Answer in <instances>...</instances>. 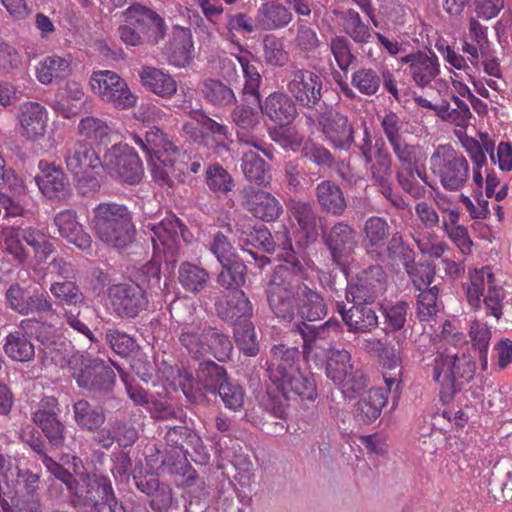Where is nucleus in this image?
I'll return each mask as SVG.
<instances>
[{"label": "nucleus", "instance_id": "1", "mask_svg": "<svg viewBox=\"0 0 512 512\" xmlns=\"http://www.w3.org/2000/svg\"><path fill=\"white\" fill-rule=\"evenodd\" d=\"M246 223H237V230L246 236L244 241L250 244L258 243L267 253L281 249L279 257L284 264L275 267L267 287L268 303L277 318L291 322L298 312L303 318L318 320L327 313L324 299L319 293L306 284V270L296 259L291 239L288 233L277 232L275 239L264 226H251L250 220Z\"/></svg>", "mask_w": 512, "mask_h": 512}, {"label": "nucleus", "instance_id": "2", "mask_svg": "<svg viewBox=\"0 0 512 512\" xmlns=\"http://www.w3.org/2000/svg\"><path fill=\"white\" fill-rule=\"evenodd\" d=\"M456 330L452 322L446 320L439 334L442 345L432 354L422 358L425 373L440 385L442 399H451L474 378L476 371V363L470 355L463 353L459 356L448 348L443 349L446 340Z\"/></svg>", "mask_w": 512, "mask_h": 512}, {"label": "nucleus", "instance_id": "3", "mask_svg": "<svg viewBox=\"0 0 512 512\" xmlns=\"http://www.w3.org/2000/svg\"><path fill=\"white\" fill-rule=\"evenodd\" d=\"M300 352L297 347L273 345L267 361L269 380L286 399L314 401L317 388L314 380L300 371Z\"/></svg>", "mask_w": 512, "mask_h": 512}, {"label": "nucleus", "instance_id": "4", "mask_svg": "<svg viewBox=\"0 0 512 512\" xmlns=\"http://www.w3.org/2000/svg\"><path fill=\"white\" fill-rule=\"evenodd\" d=\"M92 228L102 242L117 249L132 244L136 232L131 212L116 202L100 203L93 209Z\"/></svg>", "mask_w": 512, "mask_h": 512}, {"label": "nucleus", "instance_id": "5", "mask_svg": "<svg viewBox=\"0 0 512 512\" xmlns=\"http://www.w3.org/2000/svg\"><path fill=\"white\" fill-rule=\"evenodd\" d=\"M179 343L194 359L211 355L219 362H227L233 353L229 337L216 327L192 322L184 324L178 336Z\"/></svg>", "mask_w": 512, "mask_h": 512}, {"label": "nucleus", "instance_id": "6", "mask_svg": "<svg viewBox=\"0 0 512 512\" xmlns=\"http://www.w3.org/2000/svg\"><path fill=\"white\" fill-rule=\"evenodd\" d=\"M429 165L446 191H461L470 179L468 160L450 144L437 146L430 156Z\"/></svg>", "mask_w": 512, "mask_h": 512}, {"label": "nucleus", "instance_id": "7", "mask_svg": "<svg viewBox=\"0 0 512 512\" xmlns=\"http://www.w3.org/2000/svg\"><path fill=\"white\" fill-rule=\"evenodd\" d=\"M71 492L74 493L75 503L92 512H126L107 476L97 473L87 475L81 484L76 481Z\"/></svg>", "mask_w": 512, "mask_h": 512}, {"label": "nucleus", "instance_id": "8", "mask_svg": "<svg viewBox=\"0 0 512 512\" xmlns=\"http://www.w3.org/2000/svg\"><path fill=\"white\" fill-rule=\"evenodd\" d=\"M51 294L63 305V316L67 325L78 333L86 336L91 342H97L86 321L87 314L92 310L84 303V295L72 281L53 282L50 285Z\"/></svg>", "mask_w": 512, "mask_h": 512}, {"label": "nucleus", "instance_id": "9", "mask_svg": "<svg viewBox=\"0 0 512 512\" xmlns=\"http://www.w3.org/2000/svg\"><path fill=\"white\" fill-rule=\"evenodd\" d=\"M326 376L347 398H354L367 386L364 372L354 365L351 354L345 349L333 350L327 356Z\"/></svg>", "mask_w": 512, "mask_h": 512}, {"label": "nucleus", "instance_id": "10", "mask_svg": "<svg viewBox=\"0 0 512 512\" xmlns=\"http://www.w3.org/2000/svg\"><path fill=\"white\" fill-rule=\"evenodd\" d=\"M89 85L95 95L116 109L127 110L137 104V96L130 90L126 81L114 71H94L90 76Z\"/></svg>", "mask_w": 512, "mask_h": 512}, {"label": "nucleus", "instance_id": "11", "mask_svg": "<svg viewBox=\"0 0 512 512\" xmlns=\"http://www.w3.org/2000/svg\"><path fill=\"white\" fill-rule=\"evenodd\" d=\"M236 125V137L241 148H254L271 158L270 146L265 142L260 123V112L257 108L241 105L231 113Z\"/></svg>", "mask_w": 512, "mask_h": 512}, {"label": "nucleus", "instance_id": "12", "mask_svg": "<svg viewBox=\"0 0 512 512\" xmlns=\"http://www.w3.org/2000/svg\"><path fill=\"white\" fill-rule=\"evenodd\" d=\"M108 296L114 314L120 319H134L148 307L146 292L139 284L113 285Z\"/></svg>", "mask_w": 512, "mask_h": 512}, {"label": "nucleus", "instance_id": "13", "mask_svg": "<svg viewBox=\"0 0 512 512\" xmlns=\"http://www.w3.org/2000/svg\"><path fill=\"white\" fill-rule=\"evenodd\" d=\"M322 88L321 77L309 69L294 66L289 72L287 90L302 107L315 108L322 99Z\"/></svg>", "mask_w": 512, "mask_h": 512}, {"label": "nucleus", "instance_id": "14", "mask_svg": "<svg viewBox=\"0 0 512 512\" xmlns=\"http://www.w3.org/2000/svg\"><path fill=\"white\" fill-rule=\"evenodd\" d=\"M103 168L130 185L139 183L143 176L142 162L128 145H113L108 149L104 154Z\"/></svg>", "mask_w": 512, "mask_h": 512}, {"label": "nucleus", "instance_id": "15", "mask_svg": "<svg viewBox=\"0 0 512 512\" xmlns=\"http://www.w3.org/2000/svg\"><path fill=\"white\" fill-rule=\"evenodd\" d=\"M386 291V273L382 266L372 265L361 271L347 287L346 299L353 303L372 304Z\"/></svg>", "mask_w": 512, "mask_h": 512}, {"label": "nucleus", "instance_id": "16", "mask_svg": "<svg viewBox=\"0 0 512 512\" xmlns=\"http://www.w3.org/2000/svg\"><path fill=\"white\" fill-rule=\"evenodd\" d=\"M191 116L200 127V135L195 134L192 123H186L183 126L187 134L208 148L228 150L232 142V134L227 125L217 122L202 110L192 111Z\"/></svg>", "mask_w": 512, "mask_h": 512}, {"label": "nucleus", "instance_id": "17", "mask_svg": "<svg viewBox=\"0 0 512 512\" xmlns=\"http://www.w3.org/2000/svg\"><path fill=\"white\" fill-rule=\"evenodd\" d=\"M317 122L324 140L334 149L348 151L354 143V126L347 115L328 110L320 113Z\"/></svg>", "mask_w": 512, "mask_h": 512}, {"label": "nucleus", "instance_id": "18", "mask_svg": "<svg viewBox=\"0 0 512 512\" xmlns=\"http://www.w3.org/2000/svg\"><path fill=\"white\" fill-rule=\"evenodd\" d=\"M227 381L226 369L212 360L199 363L196 379H194L192 373L187 371L179 375V385L187 397L192 394L194 385L198 389L216 394Z\"/></svg>", "mask_w": 512, "mask_h": 512}, {"label": "nucleus", "instance_id": "19", "mask_svg": "<svg viewBox=\"0 0 512 512\" xmlns=\"http://www.w3.org/2000/svg\"><path fill=\"white\" fill-rule=\"evenodd\" d=\"M323 240L333 263L345 271L358 245L356 230L346 222H337L323 236Z\"/></svg>", "mask_w": 512, "mask_h": 512}, {"label": "nucleus", "instance_id": "20", "mask_svg": "<svg viewBox=\"0 0 512 512\" xmlns=\"http://www.w3.org/2000/svg\"><path fill=\"white\" fill-rule=\"evenodd\" d=\"M127 22L138 28L144 44L157 45L167 33L165 20L152 9L141 4L134 3L125 11Z\"/></svg>", "mask_w": 512, "mask_h": 512}, {"label": "nucleus", "instance_id": "21", "mask_svg": "<svg viewBox=\"0 0 512 512\" xmlns=\"http://www.w3.org/2000/svg\"><path fill=\"white\" fill-rule=\"evenodd\" d=\"M41 328L47 329L49 332L53 331L52 325H46L33 318L23 319L18 328L7 335L3 346L5 354L20 362L32 360L35 356V348L27 334Z\"/></svg>", "mask_w": 512, "mask_h": 512}, {"label": "nucleus", "instance_id": "22", "mask_svg": "<svg viewBox=\"0 0 512 512\" xmlns=\"http://www.w3.org/2000/svg\"><path fill=\"white\" fill-rule=\"evenodd\" d=\"M60 413L58 400L54 396L43 397L33 413L34 423L54 447H61L65 440V426L58 418Z\"/></svg>", "mask_w": 512, "mask_h": 512}, {"label": "nucleus", "instance_id": "23", "mask_svg": "<svg viewBox=\"0 0 512 512\" xmlns=\"http://www.w3.org/2000/svg\"><path fill=\"white\" fill-rule=\"evenodd\" d=\"M242 205L254 217L265 222L277 220L283 212V207L275 196L252 186L242 190Z\"/></svg>", "mask_w": 512, "mask_h": 512}, {"label": "nucleus", "instance_id": "24", "mask_svg": "<svg viewBox=\"0 0 512 512\" xmlns=\"http://www.w3.org/2000/svg\"><path fill=\"white\" fill-rule=\"evenodd\" d=\"M407 65V71L419 87L428 86L439 74L440 63L434 52L416 51L400 58Z\"/></svg>", "mask_w": 512, "mask_h": 512}, {"label": "nucleus", "instance_id": "25", "mask_svg": "<svg viewBox=\"0 0 512 512\" xmlns=\"http://www.w3.org/2000/svg\"><path fill=\"white\" fill-rule=\"evenodd\" d=\"M128 139L142 150L147 160H150L151 157L160 159L171 156L178 150L172 139L156 126L147 130L143 135L131 132Z\"/></svg>", "mask_w": 512, "mask_h": 512}, {"label": "nucleus", "instance_id": "26", "mask_svg": "<svg viewBox=\"0 0 512 512\" xmlns=\"http://www.w3.org/2000/svg\"><path fill=\"white\" fill-rule=\"evenodd\" d=\"M65 163L70 172L79 174L87 172L88 169L103 168L104 158L100 159L91 144L76 140L66 144Z\"/></svg>", "mask_w": 512, "mask_h": 512}, {"label": "nucleus", "instance_id": "27", "mask_svg": "<svg viewBox=\"0 0 512 512\" xmlns=\"http://www.w3.org/2000/svg\"><path fill=\"white\" fill-rule=\"evenodd\" d=\"M115 380L113 369L100 359L88 361L76 376L77 384L90 391H109Z\"/></svg>", "mask_w": 512, "mask_h": 512}, {"label": "nucleus", "instance_id": "28", "mask_svg": "<svg viewBox=\"0 0 512 512\" xmlns=\"http://www.w3.org/2000/svg\"><path fill=\"white\" fill-rule=\"evenodd\" d=\"M18 121L21 135L30 140H37L46 132L48 111L38 102L26 101L19 107Z\"/></svg>", "mask_w": 512, "mask_h": 512}, {"label": "nucleus", "instance_id": "29", "mask_svg": "<svg viewBox=\"0 0 512 512\" xmlns=\"http://www.w3.org/2000/svg\"><path fill=\"white\" fill-rule=\"evenodd\" d=\"M257 104L262 114L280 127L290 125L298 115L294 100L284 92H272L264 103Z\"/></svg>", "mask_w": 512, "mask_h": 512}, {"label": "nucleus", "instance_id": "30", "mask_svg": "<svg viewBox=\"0 0 512 512\" xmlns=\"http://www.w3.org/2000/svg\"><path fill=\"white\" fill-rule=\"evenodd\" d=\"M366 303H353L348 310L343 302H337V312L341 315L347 330L351 333H367L378 325L375 310Z\"/></svg>", "mask_w": 512, "mask_h": 512}, {"label": "nucleus", "instance_id": "31", "mask_svg": "<svg viewBox=\"0 0 512 512\" xmlns=\"http://www.w3.org/2000/svg\"><path fill=\"white\" fill-rule=\"evenodd\" d=\"M390 226L383 217L371 216L363 225V245L366 253L376 260L384 258V248L389 240Z\"/></svg>", "mask_w": 512, "mask_h": 512}, {"label": "nucleus", "instance_id": "32", "mask_svg": "<svg viewBox=\"0 0 512 512\" xmlns=\"http://www.w3.org/2000/svg\"><path fill=\"white\" fill-rule=\"evenodd\" d=\"M38 167L40 172L35 176V181L43 195L49 199L64 197L69 182L62 168L45 160L39 161Z\"/></svg>", "mask_w": 512, "mask_h": 512}, {"label": "nucleus", "instance_id": "33", "mask_svg": "<svg viewBox=\"0 0 512 512\" xmlns=\"http://www.w3.org/2000/svg\"><path fill=\"white\" fill-rule=\"evenodd\" d=\"M217 315L232 324L250 319L253 306L242 290L229 291L222 299L215 303Z\"/></svg>", "mask_w": 512, "mask_h": 512}, {"label": "nucleus", "instance_id": "34", "mask_svg": "<svg viewBox=\"0 0 512 512\" xmlns=\"http://www.w3.org/2000/svg\"><path fill=\"white\" fill-rule=\"evenodd\" d=\"M54 224L60 236L79 249L87 250L91 247V236L84 231L82 224L79 223L75 210L66 209L58 212L54 217Z\"/></svg>", "mask_w": 512, "mask_h": 512}, {"label": "nucleus", "instance_id": "35", "mask_svg": "<svg viewBox=\"0 0 512 512\" xmlns=\"http://www.w3.org/2000/svg\"><path fill=\"white\" fill-rule=\"evenodd\" d=\"M367 347H370L381 355L384 368H386L383 374L385 385L390 392L398 395L402 378V366L399 354L395 350L388 351L385 344L377 338L368 339Z\"/></svg>", "mask_w": 512, "mask_h": 512}, {"label": "nucleus", "instance_id": "36", "mask_svg": "<svg viewBox=\"0 0 512 512\" xmlns=\"http://www.w3.org/2000/svg\"><path fill=\"white\" fill-rule=\"evenodd\" d=\"M138 76L141 85L147 90L161 98L170 99L177 92V82L163 70L153 66H143Z\"/></svg>", "mask_w": 512, "mask_h": 512}, {"label": "nucleus", "instance_id": "37", "mask_svg": "<svg viewBox=\"0 0 512 512\" xmlns=\"http://www.w3.org/2000/svg\"><path fill=\"white\" fill-rule=\"evenodd\" d=\"M469 280L462 284L468 304L475 310L482 307L481 297L491 285L495 284V276L489 266L473 268L468 271Z\"/></svg>", "mask_w": 512, "mask_h": 512}, {"label": "nucleus", "instance_id": "38", "mask_svg": "<svg viewBox=\"0 0 512 512\" xmlns=\"http://www.w3.org/2000/svg\"><path fill=\"white\" fill-rule=\"evenodd\" d=\"M194 58V45L191 31L188 28L175 27L168 48L169 64L178 67H188Z\"/></svg>", "mask_w": 512, "mask_h": 512}, {"label": "nucleus", "instance_id": "39", "mask_svg": "<svg viewBox=\"0 0 512 512\" xmlns=\"http://www.w3.org/2000/svg\"><path fill=\"white\" fill-rule=\"evenodd\" d=\"M293 20L291 11L282 4L266 2L257 9L256 28L263 31H276L286 28Z\"/></svg>", "mask_w": 512, "mask_h": 512}, {"label": "nucleus", "instance_id": "40", "mask_svg": "<svg viewBox=\"0 0 512 512\" xmlns=\"http://www.w3.org/2000/svg\"><path fill=\"white\" fill-rule=\"evenodd\" d=\"M193 437L191 429L184 425L170 427L165 435L166 443L173 448L176 456L166 454L162 460V466L172 474H178L183 468L184 461L181 455L184 454L183 444Z\"/></svg>", "mask_w": 512, "mask_h": 512}, {"label": "nucleus", "instance_id": "41", "mask_svg": "<svg viewBox=\"0 0 512 512\" xmlns=\"http://www.w3.org/2000/svg\"><path fill=\"white\" fill-rule=\"evenodd\" d=\"M387 387L371 388L363 395L356 405L355 418L361 424L374 422L387 404Z\"/></svg>", "mask_w": 512, "mask_h": 512}, {"label": "nucleus", "instance_id": "42", "mask_svg": "<svg viewBox=\"0 0 512 512\" xmlns=\"http://www.w3.org/2000/svg\"><path fill=\"white\" fill-rule=\"evenodd\" d=\"M72 70V56L50 55L40 60L36 66V78L44 85H49L53 81L62 80L67 77Z\"/></svg>", "mask_w": 512, "mask_h": 512}, {"label": "nucleus", "instance_id": "43", "mask_svg": "<svg viewBox=\"0 0 512 512\" xmlns=\"http://www.w3.org/2000/svg\"><path fill=\"white\" fill-rule=\"evenodd\" d=\"M241 170L245 178L259 186H267L271 173L267 163L251 148H242Z\"/></svg>", "mask_w": 512, "mask_h": 512}, {"label": "nucleus", "instance_id": "44", "mask_svg": "<svg viewBox=\"0 0 512 512\" xmlns=\"http://www.w3.org/2000/svg\"><path fill=\"white\" fill-rule=\"evenodd\" d=\"M316 196L321 208L335 216L342 215L347 207L341 188L330 180L320 182L316 187Z\"/></svg>", "mask_w": 512, "mask_h": 512}, {"label": "nucleus", "instance_id": "45", "mask_svg": "<svg viewBox=\"0 0 512 512\" xmlns=\"http://www.w3.org/2000/svg\"><path fill=\"white\" fill-rule=\"evenodd\" d=\"M345 34L361 47L372 42L375 32L362 20L354 9H347L339 14Z\"/></svg>", "mask_w": 512, "mask_h": 512}, {"label": "nucleus", "instance_id": "46", "mask_svg": "<svg viewBox=\"0 0 512 512\" xmlns=\"http://www.w3.org/2000/svg\"><path fill=\"white\" fill-rule=\"evenodd\" d=\"M299 315L302 319L301 322L294 324L291 332L298 335H305L306 337H316V339L328 343L332 346L334 338L338 336L342 330L341 324L337 320H328L321 325H312L306 323L304 320L309 321L307 318H303L300 313H296L293 319ZM312 320H310L311 322Z\"/></svg>", "mask_w": 512, "mask_h": 512}, {"label": "nucleus", "instance_id": "47", "mask_svg": "<svg viewBox=\"0 0 512 512\" xmlns=\"http://www.w3.org/2000/svg\"><path fill=\"white\" fill-rule=\"evenodd\" d=\"M209 280L208 271L196 264L183 262L179 266L178 281L186 292L199 294L208 286Z\"/></svg>", "mask_w": 512, "mask_h": 512}, {"label": "nucleus", "instance_id": "48", "mask_svg": "<svg viewBox=\"0 0 512 512\" xmlns=\"http://www.w3.org/2000/svg\"><path fill=\"white\" fill-rule=\"evenodd\" d=\"M290 212L307 241H315L318 236L319 217L312 205L303 201H294Z\"/></svg>", "mask_w": 512, "mask_h": 512}, {"label": "nucleus", "instance_id": "49", "mask_svg": "<svg viewBox=\"0 0 512 512\" xmlns=\"http://www.w3.org/2000/svg\"><path fill=\"white\" fill-rule=\"evenodd\" d=\"M74 420L83 430L94 432L105 422L106 416L101 407L91 405L87 400L81 399L74 403Z\"/></svg>", "mask_w": 512, "mask_h": 512}, {"label": "nucleus", "instance_id": "50", "mask_svg": "<svg viewBox=\"0 0 512 512\" xmlns=\"http://www.w3.org/2000/svg\"><path fill=\"white\" fill-rule=\"evenodd\" d=\"M290 145L293 150L302 146V158L309 160L317 166L331 167L334 162V157L327 148L312 140L303 143V137L298 134L293 136Z\"/></svg>", "mask_w": 512, "mask_h": 512}, {"label": "nucleus", "instance_id": "51", "mask_svg": "<svg viewBox=\"0 0 512 512\" xmlns=\"http://www.w3.org/2000/svg\"><path fill=\"white\" fill-rule=\"evenodd\" d=\"M203 98L214 107H227L236 102L233 90L218 79L209 78L201 85Z\"/></svg>", "mask_w": 512, "mask_h": 512}, {"label": "nucleus", "instance_id": "52", "mask_svg": "<svg viewBox=\"0 0 512 512\" xmlns=\"http://www.w3.org/2000/svg\"><path fill=\"white\" fill-rule=\"evenodd\" d=\"M184 229L185 226L180 219L174 215L166 217L158 225L153 226L154 237L152 240L155 244L156 240H158L164 247L172 249L180 238L183 237Z\"/></svg>", "mask_w": 512, "mask_h": 512}, {"label": "nucleus", "instance_id": "53", "mask_svg": "<svg viewBox=\"0 0 512 512\" xmlns=\"http://www.w3.org/2000/svg\"><path fill=\"white\" fill-rule=\"evenodd\" d=\"M321 45L317 32L307 23L298 21L293 39L294 49L305 59L312 57Z\"/></svg>", "mask_w": 512, "mask_h": 512}, {"label": "nucleus", "instance_id": "54", "mask_svg": "<svg viewBox=\"0 0 512 512\" xmlns=\"http://www.w3.org/2000/svg\"><path fill=\"white\" fill-rule=\"evenodd\" d=\"M385 254L391 264H400L404 268L415 260L414 250L404 242L400 232L392 234L385 245Z\"/></svg>", "mask_w": 512, "mask_h": 512}, {"label": "nucleus", "instance_id": "55", "mask_svg": "<svg viewBox=\"0 0 512 512\" xmlns=\"http://www.w3.org/2000/svg\"><path fill=\"white\" fill-rule=\"evenodd\" d=\"M77 130L80 136L96 144L107 143L111 133V128L105 120L93 116L82 118Z\"/></svg>", "mask_w": 512, "mask_h": 512}, {"label": "nucleus", "instance_id": "56", "mask_svg": "<svg viewBox=\"0 0 512 512\" xmlns=\"http://www.w3.org/2000/svg\"><path fill=\"white\" fill-rule=\"evenodd\" d=\"M374 162L369 167L370 178L375 184L391 180L393 159L384 143L375 144Z\"/></svg>", "mask_w": 512, "mask_h": 512}, {"label": "nucleus", "instance_id": "57", "mask_svg": "<svg viewBox=\"0 0 512 512\" xmlns=\"http://www.w3.org/2000/svg\"><path fill=\"white\" fill-rule=\"evenodd\" d=\"M263 59L273 67H284L289 62V53L281 38L274 34L265 35L262 40Z\"/></svg>", "mask_w": 512, "mask_h": 512}, {"label": "nucleus", "instance_id": "58", "mask_svg": "<svg viewBox=\"0 0 512 512\" xmlns=\"http://www.w3.org/2000/svg\"><path fill=\"white\" fill-rule=\"evenodd\" d=\"M206 184L218 197L226 195L235 186L232 176L218 163H214L207 168Z\"/></svg>", "mask_w": 512, "mask_h": 512}, {"label": "nucleus", "instance_id": "59", "mask_svg": "<svg viewBox=\"0 0 512 512\" xmlns=\"http://www.w3.org/2000/svg\"><path fill=\"white\" fill-rule=\"evenodd\" d=\"M438 296L439 288L437 285L428 289L419 290L416 314L421 322L431 321L440 311Z\"/></svg>", "mask_w": 512, "mask_h": 512}, {"label": "nucleus", "instance_id": "60", "mask_svg": "<svg viewBox=\"0 0 512 512\" xmlns=\"http://www.w3.org/2000/svg\"><path fill=\"white\" fill-rule=\"evenodd\" d=\"M85 93L80 83L69 81L66 84V96L59 103L58 111L66 118L79 113L84 104Z\"/></svg>", "mask_w": 512, "mask_h": 512}, {"label": "nucleus", "instance_id": "61", "mask_svg": "<svg viewBox=\"0 0 512 512\" xmlns=\"http://www.w3.org/2000/svg\"><path fill=\"white\" fill-rule=\"evenodd\" d=\"M223 269L218 275V283L230 291L240 290L239 287L245 283L246 266L237 260L229 264H221Z\"/></svg>", "mask_w": 512, "mask_h": 512}, {"label": "nucleus", "instance_id": "62", "mask_svg": "<svg viewBox=\"0 0 512 512\" xmlns=\"http://www.w3.org/2000/svg\"><path fill=\"white\" fill-rule=\"evenodd\" d=\"M22 239L33 248L35 257L39 261H45L53 252L54 246L46 235L33 228H21Z\"/></svg>", "mask_w": 512, "mask_h": 512}, {"label": "nucleus", "instance_id": "63", "mask_svg": "<svg viewBox=\"0 0 512 512\" xmlns=\"http://www.w3.org/2000/svg\"><path fill=\"white\" fill-rule=\"evenodd\" d=\"M351 83L361 94L372 96L379 90L381 78L376 70L363 67L352 74Z\"/></svg>", "mask_w": 512, "mask_h": 512}, {"label": "nucleus", "instance_id": "64", "mask_svg": "<svg viewBox=\"0 0 512 512\" xmlns=\"http://www.w3.org/2000/svg\"><path fill=\"white\" fill-rule=\"evenodd\" d=\"M329 48L338 67L344 72L348 71L357 59L352 53L351 43L346 36L336 35L332 37Z\"/></svg>", "mask_w": 512, "mask_h": 512}]
</instances>
